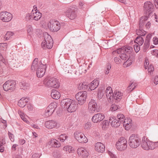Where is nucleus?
I'll list each match as a JSON object with an SVG mask.
<instances>
[{
  "mask_svg": "<svg viewBox=\"0 0 158 158\" xmlns=\"http://www.w3.org/2000/svg\"><path fill=\"white\" fill-rule=\"evenodd\" d=\"M128 55L129 58L125 63L127 64V66H130L132 64L133 61L135 59V55L134 53H131Z\"/></svg>",
  "mask_w": 158,
  "mask_h": 158,
  "instance_id": "nucleus-27",
  "label": "nucleus"
},
{
  "mask_svg": "<svg viewBox=\"0 0 158 158\" xmlns=\"http://www.w3.org/2000/svg\"><path fill=\"white\" fill-rule=\"evenodd\" d=\"M123 94L119 92H114L112 94V98L114 99L115 102H118L122 98Z\"/></svg>",
  "mask_w": 158,
  "mask_h": 158,
  "instance_id": "nucleus-25",
  "label": "nucleus"
},
{
  "mask_svg": "<svg viewBox=\"0 0 158 158\" xmlns=\"http://www.w3.org/2000/svg\"><path fill=\"white\" fill-rule=\"evenodd\" d=\"M108 153L111 158H117V156L110 151H108Z\"/></svg>",
  "mask_w": 158,
  "mask_h": 158,
  "instance_id": "nucleus-55",
  "label": "nucleus"
},
{
  "mask_svg": "<svg viewBox=\"0 0 158 158\" xmlns=\"http://www.w3.org/2000/svg\"><path fill=\"white\" fill-rule=\"evenodd\" d=\"M12 18L11 14L6 11H3L0 14V19L4 22H8Z\"/></svg>",
  "mask_w": 158,
  "mask_h": 158,
  "instance_id": "nucleus-13",
  "label": "nucleus"
},
{
  "mask_svg": "<svg viewBox=\"0 0 158 158\" xmlns=\"http://www.w3.org/2000/svg\"><path fill=\"white\" fill-rule=\"evenodd\" d=\"M153 5L152 3L150 2H147L144 3V10L146 14H149L151 12L153 8Z\"/></svg>",
  "mask_w": 158,
  "mask_h": 158,
  "instance_id": "nucleus-16",
  "label": "nucleus"
},
{
  "mask_svg": "<svg viewBox=\"0 0 158 158\" xmlns=\"http://www.w3.org/2000/svg\"><path fill=\"white\" fill-rule=\"evenodd\" d=\"M48 27L52 31H57L60 29V24L59 22L55 20H50L48 23Z\"/></svg>",
  "mask_w": 158,
  "mask_h": 158,
  "instance_id": "nucleus-11",
  "label": "nucleus"
},
{
  "mask_svg": "<svg viewBox=\"0 0 158 158\" xmlns=\"http://www.w3.org/2000/svg\"><path fill=\"white\" fill-rule=\"evenodd\" d=\"M141 143V139L138 135L133 134L130 136L128 140V143L130 146L135 148L138 147Z\"/></svg>",
  "mask_w": 158,
  "mask_h": 158,
  "instance_id": "nucleus-4",
  "label": "nucleus"
},
{
  "mask_svg": "<svg viewBox=\"0 0 158 158\" xmlns=\"http://www.w3.org/2000/svg\"><path fill=\"white\" fill-rule=\"evenodd\" d=\"M95 149L97 152L103 153L105 150V146L101 143L98 142L95 145Z\"/></svg>",
  "mask_w": 158,
  "mask_h": 158,
  "instance_id": "nucleus-20",
  "label": "nucleus"
},
{
  "mask_svg": "<svg viewBox=\"0 0 158 158\" xmlns=\"http://www.w3.org/2000/svg\"><path fill=\"white\" fill-rule=\"evenodd\" d=\"M40 156V154L35 153L32 155V158H39Z\"/></svg>",
  "mask_w": 158,
  "mask_h": 158,
  "instance_id": "nucleus-56",
  "label": "nucleus"
},
{
  "mask_svg": "<svg viewBox=\"0 0 158 158\" xmlns=\"http://www.w3.org/2000/svg\"><path fill=\"white\" fill-rule=\"evenodd\" d=\"M67 138V136L65 134H61L59 136L58 139L62 142H64Z\"/></svg>",
  "mask_w": 158,
  "mask_h": 158,
  "instance_id": "nucleus-43",
  "label": "nucleus"
},
{
  "mask_svg": "<svg viewBox=\"0 0 158 158\" xmlns=\"http://www.w3.org/2000/svg\"><path fill=\"white\" fill-rule=\"evenodd\" d=\"M116 148L120 151L125 150L127 148V141L124 137H121L118 139L116 143Z\"/></svg>",
  "mask_w": 158,
  "mask_h": 158,
  "instance_id": "nucleus-6",
  "label": "nucleus"
},
{
  "mask_svg": "<svg viewBox=\"0 0 158 158\" xmlns=\"http://www.w3.org/2000/svg\"><path fill=\"white\" fill-rule=\"evenodd\" d=\"M112 93H110V92H109V93L106 94L107 98L108 100L109 99L110 100H111L112 99H113L112 98Z\"/></svg>",
  "mask_w": 158,
  "mask_h": 158,
  "instance_id": "nucleus-52",
  "label": "nucleus"
},
{
  "mask_svg": "<svg viewBox=\"0 0 158 158\" xmlns=\"http://www.w3.org/2000/svg\"><path fill=\"white\" fill-rule=\"evenodd\" d=\"M79 138L81 139V141H78V142L80 143H85L88 142V139L84 135H82V136Z\"/></svg>",
  "mask_w": 158,
  "mask_h": 158,
  "instance_id": "nucleus-39",
  "label": "nucleus"
},
{
  "mask_svg": "<svg viewBox=\"0 0 158 158\" xmlns=\"http://www.w3.org/2000/svg\"><path fill=\"white\" fill-rule=\"evenodd\" d=\"M29 99L27 98H22L18 102V105L21 107H24L28 102Z\"/></svg>",
  "mask_w": 158,
  "mask_h": 158,
  "instance_id": "nucleus-23",
  "label": "nucleus"
},
{
  "mask_svg": "<svg viewBox=\"0 0 158 158\" xmlns=\"http://www.w3.org/2000/svg\"><path fill=\"white\" fill-rule=\"evenodd\" d=\"M104 94V91L101 90L99 91L98 94V98L99 99H101Z\"/></svg>",
  "mask_w": 158,
  "mask_h": 158,
  "instance_id": "nucleus-49",
  "label": "nucleus"
},
{
  "mask_svg": "<svg viewBox=\"0 0 158 158\" xmlns=\"http://www.w3.org/2000/svg\"><path fill=\"white\" fill-rule=\"evenodd\" d=\"M148 64L149 63L148 60H146L145 62L144 63V66L145 69L147 68V67H148Z\"/></svg>",
  "mask_w": 158,
  "mask_h": 158,
  "instance_id": "nucleus-63",
  "label": "nucleus"
},
{
  "mask_svg": "<svg viewBox=\"0 0 158 158\" xmlns=\"http://www.w3.org/2000/svg\"><path fill=\"white\" fill-rule=\"evenodd\" d=\"M154 83L156 85H157L158 84V76H156L155 78L154 79Z\"/></svg>",
  "mask_w": 158,
  "mask_h": 158,
  "instance_id": "nucleus-60",
  "label": "nucleus"
},
{
  "mask_svg": "<svg viewBox=\"0 0 158 158\" xmlns=\"http://www.w3.org/2000/svg\"><path fill=\"white\" fill-rule=\"evenodd\" d=\"M91 126V123L90 122H87L85 125L84 128L85 129H88Z\"/></svg>",
  "mask_w": 158,
  "mask_h": 158,
  "instance_id": "nucleus-50",
  "label": "nucleus"
},
{
  "mask_svg": "<svg viewBox=\"0 0 158 158\" xmlns=\"http://www.w3.org/2000/svg\"><path fill=\"white\" fill-rule=\"evenodd\" d=\"M51 95L53 98L55 99H59L60 96L59 92L56 90L52 91Z\"/></svg>",
  "mask_w": 158,
  "mask_h": 158,
  "instance_id": "nucleus-32",
  "label": "nucleus"
},
{
  "mask_svg": "<svg viewBox=\"0 0 158 158\" xmlns=\"http://www.w3.org/2000/svg\"><path fill=\"white\" fill-rule=\"evenodd\" d=\"M53 40L50 35L47 34L44 36V40L43 41L41 44V45L43 49L46 48L50 49L53 45Z\"/></svg>",
  "mask_w": 158,
  "mask_h": 158,
  "instance_id": "nucleus-7",
  "label": "nucleus"
},
{
  "mask_svg": "<svg viewBox=\"0 0 158 158\" xmlns=\"http://www.w3.org/2000/svg\"><path fill=\"white\" fill-rule=\"evenodd\" d=\"M152 54L158 57V50H155L152 52Z\"/></svg>",
  "mask_w": 158,
  "mask_h": 158,
  "instance_id": "nucleus-61",
  "label": "nucleus"
},
{
  "mask_svg": "<svg viewBox=\"0 0 158 158\" xmlns=\"http://www.w3.org/2000/svg\"><path fill=\"white\" fill-rule=\"evenodd\" d=\"M105 118L104 115L102 113H98L95 114L92 118V120L94 123L100 122Z\"/></svg>",
  "mask_w": 158,
  "mask_h": 158,
  "instance_id": "nucleus-18",
  "label": "nucleus"
},
{
  "mask_svg": "<svg viewBox=\"0 0 158 158\" xmlns=\"http://www.w3.org/2000/svg\"><path fill=\"white\" fill-rule=\"evenodd\" d=\"M135 85L133 84V82H131V81L129 85L127 87V90L128 91L130 90V91H131L135 88Z\"/></svg>",
  "mask_w": 158,
  "mask_h": 158,
  "instance_id": "nucleus-41",
  "label": "nucleus"
},
{
  "mask_svg": "<svg viewBox=\"0 0 158 158\" xmlns=\"http://www.w3.org/2000/svg\"><path fill=\"white\" fill-rule=\"evenodd\" d=\"M16 84V82L14 80L7 81L3 85V89L6 91L9 90L11 91H13L15 89Z\"/></svg>",
  "mask_w": 158,
  "mask_h": 158,
  "instance_id": "nucleus-9",
  "label": "nucleus"
},
{
  "mask_svg": "<svg viewBox=\"0 0 158 158\" xmlns=\"http://www.w3.org/2000/svg\"><path fill=\"white\" fill-rule=\"evenodd\" d=\"M136 31L137 35L143 36L146 35V31L143 30V29H140L139 28V29H137Z\"/></svg>",
  "mask_w": 158,
  "mask_h": 158,
  "instance_id": "nucleus-37",
  "label": "nucleus"
},
{
  "mask_svg": "<svg viewBox=\"0 0 158 158\" xmlns=\"http://www.w3.org/2000/svg\"><path fill=\"white\" fill-rule=\"evenodd\" d=\"M42 33V31L39 29H37L35 30V33L38 35V34H40Z\"/></svg>",
  "mask_w": 158,
  "mask_h": 158,
  "instance_id": "nucleus-62",
  "label": "nucleus"
},
{
  "mask_svg": "<svg viewBox=\"0 0 158 158\" xmlns=\"http://www.w3.org/2000/svg\"><path fill=\"white\" fill-rule=\"evenodd\" d=\"M48 59L46 57L42 58L38 62V58L35 59L32 63L31 69L33 71H36V75L38 77L41 78L44 74L47 68V63Z\"/></svg>",
  "mask_w": 158,
  "mask_h": 158,
  "instance_id": "nucleus-1",
  "label": "nucleus"
},
{
  "mask_svg": "<svg viewBox=\"0 0 158 158\" xmlns=\"http://www.w3.org/2000/svg\"><path fill=\"white\" fill-rule=\"evenodd\" d=\"M126 130H128L131 127L132 124V121L130 119L125 120L122 123Z\"/></svg>",
  "mask_w": 158,
  "mask_h": 158,
  "instance_id": "nucleus-26",
  "label": "nucleus"
},
{
  "mask_svg": "<svg viewBox=\"0 0 158 158\" xmlns=\"http://www.w3.org/2000/svg\"><path fill=\"white\" fill-rule=\"evenodd\" d=\"M114 61L116 64H119L121 61L120 59L117 57H115L114 58Z\"/></svg>",
  "mask_w": 158,
  "mask_h": 158,
  "instance_id": "nucleus-57",
  "label": "nucleus"
},
{
  "mask_svg": "<svg viewBox=\"0 0 158 158\" xmlns=\"http://www.w3.org/2000/svg\"><path fill=\"white\" fill-rule=\"evenodd\" d=\"M77 9L75 8L68 9L65 12L66 16L71 19H75L77 16Z\"/></svg>",
  "mask_w": 158,
  "mask_h": 158,
  "instance_id": "nucleus-12",
  "label": "nucleus"
},
{
  "mask_svg": "<svg viewBox=\"0 0 158 158\" xmlns=\"http://www.w3.org/2000/svg\"><path fill=\"white\" fill-rule=\"evenodd\" d=\"M109 125V123L108 121L107 120H104L102 123V128L105 129Z\"/></svg>",
  "mask_w": 158,
  "mask_h": 158,
  "instance_id": "nucleus-45",
  "label": "nucleus"
},
{
  "mask_svg": "<svg viewBox=\"0 0 158 158\" xmlns=\"http://www.w3.org/2000/svg\"><path fill=\"white\" fill-rule=\"evenodd\" d=\"M34 12L33 10L32 11V13H33V19L34 20L37 21L40 19L42 17V14L40 12H37V11Z\"/></svg>",
  "mask_w": 158,
  "mask_h": 158,
  "instance_id": "nucleus-31",
  "label": "nucleus"
},
{
  "mask_svg": "<svg viewBox=\"0 0 158 158\" xmlns=\"http://www.w3.org/2000/svg\"><path fill=\"white\" fill-rule=\"evenodd\" d=\"M8 134L11 141H14V138L13 135L9 131L8 132Z\"/></svg>",
  "mask_w": 158,
  "mask_h": 158,
  "instance_id": "nucleus-51",
  "label": "nucleus"
},
{
  "mask_svg": "<svg viewBox=\"0 0 158 158\" xmlns=\"http://www.w3.org/2000/svg\"><path fill=\"white\" fill-rule=\"evenodd\" d=\"M155 7L158 9V0H153Z\"/></svg>",
  "mask_w": 158,
  "mask_h": 158,
  "instance_id": "nucleus-64",
  "label": "nucleus"
},
{
  "mask_svg": "<svg viewBox=\"0 0 158 158\" xmlns=\"http://www.w3.org/2000/svg\"><path fill=\"white\" fill-rule=\"evenodd\" d=\"M68 73L69 72V71L72 74H76V71L75 70V67L73 65H72L71 66V69L69 70H68Z\"/></svg>",
  "mask_w": 158,
  "mask_h": 158,
  "instance_id": "nucleus-48",
  "label": "nucleus"
},
{
  "mask_svg": "<svg viewBox=\"0 0 158 158\" xmlns=\"http://www.w3.org/2000/svg\"><path fill=\"white\" fill-rule=\"evenodd\" d=\"M153 40L154 44L156 45L158 44V39L156 37H154Z\"/></svg>",
  "mask_w": 158,
  "mask_h": 158,
  "instance_id": "nucleus-59",
  "label": "nucleus"
},
{
  "mask_svg": "<svg viewBox=\"0 0 158 158\" xmlns=\"http://www.w3.org/2000/svg\"><path fill=\"white\" fill-rule=\"evenodd\" d=\"M154 68L152 65H150L148 67V72L151 73L154 70Z\"/></svg>",
  "mask_w": 158,
  "mask_h": 158,
  "instance_id": "nucleus-53",
  "label": "nucleus"
},
{
  "mask_svg": "<svg viewBox=\"0 0 158 158\" xmlns=\"http://www.w3.org/2000/svg\"><path fill=\"white\" fill-rule=\"evenodd\" d=\"M148 19L147 16H143L140 18L139 22V28L142 29H143L145 24V22Z\"/></svg>",
  "mask_w": 158,
  "mask_h": 158,
  "instance_id": "nucleus-24",
  "label": "nucleus"
},
{
  "mask_svg": "<svg viewBox=\"0 0 158 158\" xmlns=\"http://www.w3.org/2000/svg\"><path fill=\"white\" fill-rule=\"evenodd\" d=\"M109 122L111 123L112 127L117 128L119 127L121 123L115 117L112 116L110 117L109 119Z\"/></svg>",
  "mask_w": 158,
  "mask_h": 158,
  "instance_id": "nucleus-17",
  "label": "nucleus"
},
{
  "mask_svg": "<svg viewBox=\"0 0 158 158\" xmlns=\"http://www.w3.org/2000/svg\"><path fill=\"white\" fill-rule=\"evenodd\" d=\"M141 147L144 150H153L158 147V141L153 142L149 141L146 136H144L141 140Z\"/></svg>",
  "mask_w": 158,
  "mask_h": 158,
  "instance_id": "nucleus-3",
  "label": "nucleus"
},
{
  "mask_svg": "<svg viewBox=\"0 0 158 158\" xmlns=\"http://www.w3.org/2000/svg\"><path fill=\"white\" fill-rule=\"evenodd\" d=\"M50 111V110L48 109V108L47 107V110L45 111L44 114L45 117H48L52 114L53 112H51Z\"/></svg>",
  "mask_w": 158,
  "mask_h": 158,
  "instance_id": "nucleus-46",
  "label": "nucleus"
},
{
  "mask_svg": "<svg viewBox=\"0 0 158 158\" xmlns=\"http://www.w3.org/2000/svg\"><path fill=\"white\" fill-rule=\"evenodd\" d=\"M77 153L79 156L82 158H87L89 155L87 150L83 148H79L77 150Z\"/></svg>",
  "mask_w": 158,
  "mask_h": 158,
  "instance_id": "nucleus-15",
  "label": "nucleus"
},
{
  "mask_svg": "<svg viewBox=\"0 0 158 158\" xmlns=\"http://www.w3.org/2000/svg\"><path fill=\"white\" fill-rule=\"evenodd\" d=\"M33 19V13H28L26 14L25 19L27 21L31 19Z\"/></svg>",
  "mask_w": 158,
  "mask_h": 158,
  "instance_id": "nucleus-44",
  "label": "nucleus"
},
{
  "mask_svg": "<svg viewBox=\"0 0 158 158\" xmlns=\"http://www.w3.org/2000/svg\"><path fill=\"white\" fill-rule=\"evenodd\" d=\"M120 106L115 104H113L111 106L110 110L112 111H115L118 109H120Z\"/></svg>",
  "mask_w": 158,
  "mask_h": 158,
  "instance_id": "nucleus-42",
  "label": "nucleus"
},
{
  "mask_svg": "<svg viewBox=\"0 0 158 158\" xmlns=\"http://www.w3.org/2000/svg\"><path fill=\"white\" fill-rule=\"evenodd\" d=\"M88 84L86 82H83L80 84L78 88L80 90H89Z\"/></svg>",
  "mask_w": 158,
  "mask_h": 158,
  "instance_id": "nucleus-29",
  "label": "nucleus"
},
{
  "mask_svg": "<svg viewBox=\"0 0 158 158\" xmlns=\"http://www.w3.org/2000/svg\"><path fill=\"white\" fill-rule=\"evenodd\" d=\"M110 92V93H112V89L111 87H108L106 89V93H109V92Z\"/></svg>",
  "mask_w": 158,
  "mask_h": 158,
  "instance_id": "nucleus-58",
  "label": "nucleus"
},
{
  "mask_svg": "<svg viewBox=\"0 0 158 158\" xmlns=\"http://www.w3.org/2000/svg\"><path fill=\"white\" fill-rule=\"evenodd\" d=\"M57 106V104L55 102L51 103L48 107V109L50 110V111L53 112L55 111Z\"/></svg>",
  "mask_w": 158,
  "mask_h": 158,
  "instance_id": "nucleus-33",
  "label": "nucleus"
},
{
  "mask_svg": "<svg viewBox=\"0 0 158 158\" xmlns=\"http://www.w3.org/2000/svg\"><path fill=\"white\" fill-rule=\"evenodd\" d=\"M27 30L28 34L29 35H31L33 34V30L32 25H27Z\"/></svg>",
  "mask_w": 158,
  "mask_h": 158,
  "instance_id": "nucleus-36",
  "label": "nucleus"
},
{
  "mask_svg": "<svg viewBox=\"0 0 158 158\" xmlns=\"http://www.w3.org/2000/svg\"><path fill=\"white\" fill-rule=\"evenodd\" d=\"M133 49L132 47H127L125 48H122L117 50L118 54H120V58L123 60H126L128 59V55L131 54L133 51Z\"/></svg>",
  "mask_w": 158,
  "mask_h": 158,
  "instance_id": "nucleus-5",
  "label": "nucleus"
},
{
  "mask_svg": "<svg viewBox=\"0 0 158 158\" xmlns=\"http://www.w3.org/2000/svg\"><path fill=\"white\" fill-rule=\"evenodd\" d=\"M87 97V92L86 91L80 92L76 94L75 98L78 101L79 104L83 105Z\"/></svg>",
  "mask_w": 158,
  "mask_h": 158,
  "instance_id": "nucleus-10",
  "label": "nucleus"
},
{
  "mask_svg": "<svg viewBox=\"0 0 158 158\" xmlns=\"http://www.w3.org/2000/svg\"><path fill=\"white\" fill-rule=\"evenodd\" d=\"M139 45H134V48L136 52L137 53L140 50V48Z\"/></svg>",
  "mask_w": 158,
  "mask_h": 158,
  "instance_id": "nucleus-54",
  "label": "nucleus"
},
{
  "mask_svg": "<svg viewBox=\"0 0 158 158\" xmlns=\"http://www.w3.org/2000/svg\"><path fill=\"white\" fill-rule=\"evenodd\" d=\"M45 125L47 128L51 129L57 126V123L54 121L51 120L46 122Z\"/></svg>",
  "mask_w": 158,
  "mask_h": 158,
  "instance_id": "nucleus-21",
  "label": "nucleus"
},
{
  "mask_svg": "<svg viewBox=\"0 0 158 158\" xmlns=\"http://www.w3.org/2000/svg\"><path fill=\"white\" fill-rule=\"evenodd\" d=\"M99 84L98 81L94 79L89 85V90L91 91L95 89L98 87Z\"/></svg>",
  "mask_w": 158,
  "mask_h": 158,
  "instance_id": "nucleus-22",
  "label": "nucleus"
},
{
  "mask_svg": "<svg viewBox=\"0 0 158 158\" xmlns=\"http://www.w3.org/2000/svg\"><path fill=\"white\" fill-rule=\"evenodd\" d=\"M19 85L21 89L26 90L29 88L30 84L28 83L23 81L19 83Z\"/></svg>",
  "mask_w": 158,
  "mask_h": 158,
  "instance_id": "nucleus-30",
  "label": "nucleus"
},
{
  "mask_svg": "<svg viewBox=\"0 0 158 158\" xmlns=\"http://www.w3.org/2000/svg\"><path fill=\"white\" fill-rule=\"evenodd\" d=\"M44 84L47 86L57 88L59 86V83L58 80L54 77H51L45 79L44 81Z\"/></svg>",
  "mask_w": 158,
  "mask_h": 158,
  "instance_id": "nucleus-8",
  "label": "nucleus"
},
{
  "mask_svg": "<svg viewBox=\"0 0 158 158\" xmlns=\"http://www.w3.org/2000/svg\"><path fill=\"white\" fill-rule=\"evenodd\" d=\"M84 135L81 132L76 131L75 132L74 134V135L75 138L78 141H81V139L80 138L82 135Z\"/></svg>",
  "mask_w": 158,
  "mask_h": 158,
  "instance_id": "nucleus-35",
  "label": "nucleus"
},
{
  "mask_svg": "<svg viewBox=\"0 0 158 158\" xmlns=\"http://www.w3.org/2000/svg\"><path fill=\"white\" fill-rule=\"evenodd\" d=\"M14 33L8 31L7 32L6 34V40H8L9 38L12 35H13Z\"/></svg>",
  "mask_w": 158,
  "mask_h": 158,
  "instance_id": "nucleus-47",
  "label": "nucleus"
},
{
  "mask_svg": "<svg viewBox=\"0 0 158 158\" xmlns=\"http://www.w3.org/2000/svg\"><path fill=\"white\" fill-rule=\"evenodd\" d=\"M63 150L69 153L72 152L73 151V149L71 146H68L64 147L63 148Z\"/></svg>",
  "mask_w": 158,
  "mask_h": 158,
  "instance_id": "nucleus-40",
  "label": "nucleus"
},
{
  "mask_svg": "<svg viewBox=\"0 0 158 158\" xmlns=\"http://www.w3.org/2000/svg\"><path fill=\"white\" fill-rule=\"evenodd\" d=\"M134 42L139 45H142L143 43L144 40L142 36H138L136 38Z\"/></svg>",
  "mask_w": 158,
  "mask_h": 158,
  "instance_id": "nucleus-34",
  "label": "nucleus"
},
{
  "mask_svg": "<svg viewBox=\"0 0 158 158\" xmlns=\"http://www.w3.org/2000/svg\"><path fill=\"white\" fill-rule=\"evenodd\" d=\"M117 118L118 121L121 123H122L125 120L124 115L122 114H118Z\"/></svg>",
  "mask_w": 158,
  "mask_h": 158,
  "instance_id": "nucleus-38",
  "label": "nucleus"
},
{
  "mask_svg": "<svg viewBox=\"0 0 158 158\" xmlns=\"http://www.w3.org/2000/svg\"><path fill=\"white\" fill-rule=\"evenodd\" d=\"M97 106L95 100L91 99L88 104V110L90 113H93L97 111Z\"/></svg>",
  "mask_w": 158,
  "mask_h": 158,
  "instance_id": "nucleus-14",
  "label": "nucleus"
},
{
  "mask_svg": "<svg viewBox=\"0 0 158 158\" xmlns=\"http://www.w3.org/2000/svg\"><path fill=\"white\" fill-rule=\"evenodd\" d=\"M152 36V34H148L146 36L145 40L144 42V45L143 51L145 52L149 48L150 45V42Z\"/></svg>",
  "mask_w": 158,
  "mask_h": 158,
  "instance_id": "nucleus-19",
  "label": "nucleus"
},
{
  "mask_svg": "<svg viewBox=\"0 0 158 158\" xmlns=\"http://www.w3.org/2000/svg\"><path fill=\"white\" fill-rule=\"evenodd\" d=\"M48 144L53 147L58 148L60 146L61 144L59 141L55 139H52L48 142Z\"/></svg>",
  "mask_w": 158,
  "mask_h": 158,
  "instance_id": "nucleus-28",
  "label": "nucleus"
},
{
  "mask_svg": "<svg viewBox=\"0 0 158 158\" xmlns=\"http://www.w3.org/2000/svg\"><path fill=\"white\" fill-rule=\"evenodd\" d=\"M78 105L76 101L68 98L62 100L60 102L61 106L67 109V111L70 112L75 111Z\"/></svg>",
  "mask_w": 158,
  "mask_h": 158,
  "instance_id": "nucleus-2",
  "label": "nucleus"
}]
</instances>
